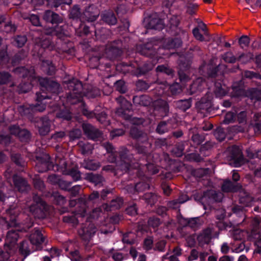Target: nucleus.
<instances>
[{
    "label": "nucleus",
    "instance_id": "1",
    "mask_svg": "<svg viewBox=\"0 0 261 261\" xmlns=\"http://www.w3.org/2000/svg\"><path fill=\"white\" fill-rule=\"evenodd\" d=\"M68 87H71L72 91L68 94V102L74 105L82 101L84 96L89 98L95 97L100 94L99 90L95 88H90L86 83H66Z\"/></svg>",
    "mask_w": 261,
    "mask_h": 261
},
{
    "label": "nucleus",
    "instance_id": "2",
    "mask_svg": "<svg viewBox=\"0 0 261 261\" xmlns=\"http://www.w3.org/2000/svg\"><path fill=\"white\" fill-rule=\"evenodd\" d=\"M39 87L42 93L36 92V101L37 103L33 106V109L35 112H43L46 108L45 104L40 102L42 100L49 98L47 93L58 94L60 90V86L59 83H40Z\"/></svg>",
    "mask_w": 261,
    "mask_h": 261
},
{
    "label": "nucleus",
    "instance_id": "3",
    "mask_svg": "<svg viewBox=\"0 0 261 261\" xmlns=\"http://www.w3.org/2000/svg\"><path fill=\"white\" fill-rule=\"evenodd\" d=\"M76 205H77V210L75 212V215L71 216H64L63 218L64 222L77 224L79 222V218L82 219L87 215V201L85 197L79 198L77 201L74 200L69 201L70 206L73 207Z\"/></svg>",
    "mask_w": 261,
    "mask_h": 261
},
{
    "label": "nucleus",
    "instance_id": "4",
    "mask_svg": "<svg viewBox=\"0 0 261 261\" xmlns=\"http://www.w3.org/2000/svg\"><path fill=\"white\" fill-rule=\"evenodd\" d=\"M193 56L190 51L179 57L177 66V74L180 82L191 80L190 69L191 68Z\"/></svg>",
    "mask_w": 261,
    "mask_h": 261
},
{
    "label": "nucleus",
    "instance_id": "5",
    "mask_svg": "<svg viewBox=\"0 0 261 261\" xmlns=\"http://www.w3.org/2000/svg\"><path fill=\"white\" fill-rule=\"evenodd\" d=\"M13 72L23 79L28 77V80L31 81L41 82V80H43V82H55L48 78H43L37 75L33 67H31L30 69H28L23 66H20L14 69Z\"/></svg>",
    "mask_w": 261,
    "mask_h": 261
},
{
    "label": "nucleus",
    "instance_id": "6",
    "mask_svg": "<svg viewBox=\"0 0 261 261\" xmlns=\"http://www.w3.org/2000/svg\"><path fill=\"white\" fill-rule=\"evenodd\" d=\"M34 203L30 206V211L36 218L41 219L45 216L46 204L41 197L35 194L33 197Z\"/></svg>",
    "mask_w": 261,
    "mask_h": 261
},
{
    "label": "nucleus",
    "instance_id": "7",
    "mask_svg": "<svg viewBox=\"0 0 261 261\" xmlns=\"http://www.w3.org/2000/svg\"><path fill=\"white\" fill-rule=\"evenodd\" d=\"M123 42L121 40H115L111 42L106 49L107 57L110 60H114L120 57L123 52Z\"/></svg>",
    "mask_w": 261,
    "mask_h": 261
},
{
    "label": "nucleus",
    "instance_id": "8",
    "mask_svg": "<svg viewBox=\"0 0 261 261\" xmlns=\"http://www.w3.org/2000/svg\"><path fill=\"white\" fill-rule=\"evenodd\" d=\"M119 154L120 160V169L123 171L126 172L130 167L131 163L133 162V155L130 153L128 150L124 147H121L117 151V155Z\"/></svg>",
    "mask_w": 261,
    "mask_h": 261
},
{
    "label": "nucleus",
    "instance_id": "9",
    "mask_svg": "<svg viewBox=\"0 0 261 261\" xmlns=\"http://www.w3.org/2000/svg\"><path fill=\"white\" fill-rule=\"evenodd\" d=\"M35 168L39 172H44L49 170L55 171L54 165L50 162L49 156L46 154L36 158Z\"/></svg>",
    "mask_w": 261,
    "mask_h": 261
},
{
    "label": "nucleus",
    "instance_id": "10",
    "mask_svg": "<svg viewBox=\"0 0 261 261\" xmlns=\"http://www.w3.org/2000/svg\"><path fill=\"white\" fill-rule=\"evenodd\" d=\"M30 241L34 249L32 250H38L42 249L41 244L45 241V237L43 236L40 229L35 228L31 232L29 237Z\"/></svg>",
    "mask_w": 261,
    "mask_h": 261
},
{
    "label": "nucleus",
    "instance_id": "11",
    "mask_svg": "<svg viewBox=\"0 0 261 261\" xmlns=\"http://www.w3.org/2000/svg\"><path fill=\"white\" fill-rule=\"evenodd\" d=\"M227 68V65H219L215 67L210 69L207 71V77L214 79L216 81H223L224 80L225 69Z\"/></svg>",
    "mask_w": 261,
    "mask_h": 261
},
{
    "label": "nucleus",
    "instance_id": "12",
    "mask_svg": "<svg viewBox=\"0 0 261 261\" xmlns=\"http://www.w3.org/2000/svg\"><path fill=\"white\" fill-rule=\"evenodd\" d=\"M83 19L89 22L96 20L100 14V11L97 7L93 4L86 7L82 12Z\"/></svg>",
    "mask_w": 261,
    "mask_h": 261
},
{
    "label": "nucleus",
    "instance_id": "13",
    "mask_svg": "<svg viewBox=\"0 0 261 261\" xmlns=\"http://www.w3.org/2000/svg\"><path fill=\"white\" fill-rule=\"evenodd\" d=\"M96 231V228L94 225L89 221H87L79 230V234L83 240L89 241L95 234Z\"/></svg>",
    "mask_w": 261,
    "mask_h": 261
},
{
    "label": "nucleus",
    "instance_id": "14",
    "mask_svg": "<svg viewBox=\"0 0 261 261\" xmlns=\"http://www.w3.org/2000/svg\"><path fill=\"white\" fill-rule=\"evenodd\" d=\"M222 198L223 194L221 192L211 190L203 193L201 200L208 204H211L215 202H220Z\"/></svg>",
    "mask_w": 261,
    "mask_h": 261
},
{
    "label": "nucleus",
    "instance_id": "15",
    "mask_svg": "<svg viewBox=\"0 0 261 261\" xmlns=\"http://www.w3.org/2000/svg\"><path fill=\"white\" fill-rule=\"evenodd\" d=\"M165 27L163 19L156 13L151 14L148 18L147 28L156 30H162Z\"/></svg>",
    "mask_w": 261,
    "mask_h": 261
},
{
    "label": "nucleus",
    "instance_id": "16",
    "mask_svg": "<svg viewBox=\"0 0 261 261\" xmlns=\"http://www.w3.org/2000/svg\"><path fill=\"white\" fill-rule=\"evenodd\" d=\"M132 110V105L127 100L123 99L121 101L120 107L116 110V114L125 120H129L130 115L129 113Z\"/></svg>",
    "mask_w": 261,
    "mask_h": 261
},
{
    "label": "nucleus",
    "instance_id": "17",
    "mask_svg": "<svg viewBox=\"0 0 261 261\" xmlns=\"http://www.w3.org/2000/svg\"><path fill=\"white\" fill-rule=\"evenodd\" d=\"M230 158L234 166H240L243 161V156L241 149L237 146L233 145L230 148Z\"/></svg>",
    "mask_w": 261,
    "mask_h": 261
},
{
    "label": "nucleus",
    "instance_id": "18",
    "mask_svg": "<svg viewBox=\"0 0 261 261\" xmlns=\"http://www.w3.org/2000/svg\"><path fill=\"white\" fill-rule=\"evenodd\" d=\"M43 19L46 22L52 24H59L63 21V17L51 10H46L42 16Z\"/></svg>",
    "mask_w": 261,
    "mask_h": 261
},
{
    "label": "nucleus",
    "instance_id": "19",
    "mask_svg": "<svg viewBox=\"0 0 261 261\" xmlns=\"http://www.w3.org/2000/svg\"><path fill=\"white\" fill-rule=\"evenodd\" d=\"M82 128L85 135L92 140H96L101 136V133L90 124L83 123Z\"/></svg>",
    "mask_w": 261,
    "mask_h": 261
},
{
    "label": "nucleus",
    "instance_id": "20",
    "mask_svg": "<svg viewBox=\"0 0 261 261\" xmlns=\"http://www.w3.org/2000/svg\"><path fill=\"white\" fill-rule=\"evenodd\" d=\"M214 229L207 227L203 229L197 237V240L201 245L208 244L214 236Z\"/></svg>",
    "mask_w": 261,
    "mask_h": 261
},
{
    "label": "nucleus",
    "instance_id": "21",
    "mask_svg": "<svg viewBox=\"0 0 261 261\" xmlns=\"http://www.w3.org/2000/svg\"><path fill=\"white\" fill-rule=\"evenodd\" d=\"M12 177L15 188L18 191L23 192L30 189V186L24 178L16 174L13 175Z\"/></svg>",
    "mask_w": 261,
    "mask_h": 261
},
{
    "label": "nucleus",
    "instance_id": "22",
    "mask_svg": "<svg viewBox=\"0 0 261 261\" xmlns=\"http://www.w3.org/2000/svg\"><path fill=\"white\" fill-rule=\"evenodd\" d=\"M137 49L141 55L150 58L154 57L156 53L152 42L141 45Z\"/></svg>",
    "mask_w": 261,
    "mask_h": 261
},
{
    "label": "nucleus",
    "instance_id": "23",
    "mask_svg": "<svg viewBox=\"0 0 261 261\" xmlns=\"http://www.w3.org/2000/svg\"><path fill=\"white\" fill-rule=\"evenodd\" d=\"M34 43L44 49L52 50L55 48L54 44L49 38L37 37L35 39Z\"/></svg>",
    "mask_w": 261,
    "mask_h": 261
},
{
    "label": "nucleus",
    "instance_id": "24",
    "mask_svg": "<svg viewBox=\"0 0 261 261\" xmlns=\"http://www.w3.org/2000/svg\"><path fill=\"white\" fill-rule=\"evenodd\" d=\"M38 130L41 136L46 135L50 130V121L47 117H43L38 124Z\"/></svg>",
    "mask_w": 261,
    "mask_h": 261
},
{
    "label": "nucleus",
    "instance_id": "25",
    "mask_svg": "<svg viewBox=\"0 0 261 261\" xmlns=\"http://www.w3.org/2000/svg\"><path fill=\"white\" fill-rule=\"evenodd\" d=\"M123 203V200L121 197H117L111 200L110 204H103L102 205L103 210L106 211H111L120 208Z\"/></svg>",
    "mask_w": 261,
    "mask_h": 261
},
{
    "label": "nucleus",
    "instance_id": "26",
    "mask_svg": "<svg viewBox=\"0 0 261 261\" xmlns=\"http://www.w3.org/2000/svg\"><path fill=\"white\" fill-rule=\"evenodd\" d=\"M68 19L72 20H77L81 17L83 18V14L80 6L74 5L68 11Z\"/></svg>",
    "mask_w": 261,
    "mask_h": 261
},
{
    "label": "nucleus",
    "instance_id": "27",
    "mask_svg": "<svg viewBox=\"0 0 261 261\" xmlns=\"http://www.w3.org/2000/svg\"><path fill=\"white\" fill-rule=\"evenodd\" d=\"M241 188V185L236 182H233L229 180L224 181L222 185V190L224 192H235Z\"/></svg>",
    "mask_w": 261,
    "mask_h": 261
},
{
    "label": "nucleus",
    "instance_id": "28",
    "mask_svg": "<svg viewBox=\"0 0 261 261\" xmlns=\"http://www.w3.org/2000/svg\"><path fill=\"white\" fill-rule=\"evenodd\" d=\"M254 198L250 195L249 193L242 190L239 194V202L245 206H249L253 201Z\"/></svg>",
    "mask_w": 261,
    "mask_h": 261
},
{
    "label": "nucleus",
    "instance_id": "29",
    "mask_svg": "<svg viewBox=\"0 0 261 261\" xmlns=\"http://www.w3.org/2000/svg\"><path fill=\"white\" fill-rule=\"evenodd\" d=\"M81 165L84 168L89 170H96L100 167L99 162L90 159L84 160Z\"/></svg>",
    "mask_w": 261,
    "mask_h": 261
},
{
    "label": "nucleus",
    "instance_id": "30",
    "mask_svg": "<svg viewBox=\"0 0 261 261\" xmlns=\"http://www.w3.org/2000/svg\"><path fill=\"white\" fill-rule=\"evenodd\" d=\"M154 67V65L151 62H147L142 66L138 67L134 72L136 76L146 75L151 71Z\"/></svg>",
    "mask_w": 261,
    "mask_h": 261
},
{
    "label": "nucleus",
    "instance_id": "31",
    "mask_svg": "<svg viewBox=\"0 0 261 261\" xmlns=\"http://www.w3.org/2000/svg\"><path fill=\"white\" fill-rule=\"evenodd\" d=\"M130 135L133 138L142 142L146 141L148 139L147 134L139 130L136 127H133L131 128L130 130Z\"/></svg>",
    "mask_w": 261,
    "mask_h": 261
},
{
    "label": "nucleus",
    "instance_id": "32",
    "mask_svg": "<svg viewBox=\"0 0 261 261\" xmlns=\"http://www.w3.org/2000/svg\"><path fill=\"white\" fill-rule=\"evenodd\" d=\"M101 20L110 25H115L117 22V19L112 11L106 12L101 14Z\"/></svg>",
    "mask_w": 261,
    "mask_h": 261
},
{
    "label": "nucleus",
    "instance_id": "33",
    "mask_svg": "<svg viewBox=\"0 0 261 261\" xmlns=\"http://www.w3.org/2000/svg\"><path fill=\"white\" fill-rule=\"evenodd\" d=\"M214 92L217 96H223L227 94L230 88L224 83H214Z\"/></svg>",
    "mask_w": 261,
    "mask_h": 261
},
{
    "label": "nucleus",
    "instance_id": "34",
    "mask_svg": "<svg viewBox=\"0 0 261 261\" xmlns=\"http://www.w3.org/2000/svg\"><path fill=\"white\" fill-rule=\"evenodd\" d=\"M27 56L28 52L23 49H21L12 58L11 64L13 66L19 65Z\"/></svg>",
    "mask_w": 261,
    "mask_h": 261
},
{
    "label": "nucleus",
    "instance_id": "35",
    "mask_svg": "<svg viewBox=\"0 0 261 261\" xmlns=\"http://www.w3.org/2000/svg\"><path fill=\"white\" fill-rule=\"evenodd\" d=\"M182 42L180 38H169L164 45V47L168 49L180 47Z\"/></svg>",
    "mask_w": 261,
    "mask_h": 261
},
{
    "label": "nucleus",
    "instance_id": "36",
    "mask_svg": "<svg viewBox=\"0 0 261 261\" xmlns=\"http://www.w3.org/2000/svg\"><path fill=\"white\" fill-rule=\"evenodd\" d=\"M56 165H54V169L62 172L64 174L68 169V166L67 161L64 158L57 157L56 160Z\"/></svg>",
    "mask_w": 261,
    "mask_h": 261
},
{
    "label": "nucleus",
    "instance_id": "37",
    "mask_svg": "<svg viewBox=\"0 0 261 261\" xmlns=\"http://www.w3.org/2000/svg\"><path fill=\"white\" fill-rule=\"evenodd\" d=\"M102 146L108 152L111 153L108 158V161L111 163L115 162L117 160V151L114 150L112 145L109 142H105L102 144Z\"/></svg>",
    "mask_w": 261,
    "mask_h": 261
},
{
    "label": "nucleus",
    "instance_id": "38",
    "mask_svg": "<svg viewBox=\"0 0 261 261\" xmlns=\"http://www.w3.org/2000/svg\"><path fill=\"white\" fill-rule=\"evenodd\" d=\"M156 72L159 73H165L167 75L173 77L174 75V70L168 64L158 65L155 69Z\"/></svg>",
    "mask_w": 261,
    "mask_h": 261
},
{
    "label": "nucleus",
    "instance_id": "39",
    "mask_svg": "<svg viewBox=\"0 0 261 261\" xmlns=\"http://www.w3.org/2000/svg\"><path fill=\"white\" fill-rule=\"evenodd\" d=\"M196 132L197 129L196 128H191L189 130V134H192L191 140L193 142L194 144L198 145L204 141L205 138L203 136L196 133Z\"/></svg>",
    "mask_w": 261,
    "mask_h": 261
},
{
    "label": "nucleus",
    "instance_id": "40",
    "mask_svg": "<svg viewBox=\"0 0 261 261\" xmlns=\"http://www.w3.org/2000/svg\"><path fill=\"white\" fill-rule=\"evenodd\" d=\"M85 179L94 183L95 185L102 183L104 180L103 177L101 175L93 173H87Z\"/></svg>",
    "mask_w": 261,
    "mask_h": 261
},
{
    "label": "nucleus",
    "instance_id": "41",
    "mask_svg": "<svg viewBox=\"0 0 261 261\" xmlns=\"http://www.w3.org/2000/svg\"><path fill=\"white\" fill-rule=\"evenodd\" d=\"M46 6L50 8H57L63 4L70 5L72 0H46Z\"/></svg>",
    "mask_w": 261,
    "mask_h": 261
},
{
    "label": "nucleus",
    "instance_id": "42",
    "mask_svg": "<svg viewBox=\"0 0 261 261\" xmlns=\"http://www.w3.org/2000/svg\"><path fill=\"white\" fill-rule=\"evenodd\" d=\"M116 70L121 73L126 74L130 71H133V67L130 63L124 62L120 63L115 66Z\"/></svg>",
    "mask_w": 261,
    "mask_h": 261
},
{
    "label": "nucleus",
    "instance_id": "43",
    "mask_svg": "<svg viewBox=\"0 0 261 261\" xmlns=\"http://www.w3.org/2000/svg\"><path fill=\"white\" fill-rule=\"evenodd\" d=\"M133 101L134 103L137 106H147L150 103L149 98L144 95L135 96L133 97Z\"/></svg>",
    "mask_w": 261,
    "mask_h": 261
},
{
    "label": "nucleus",
    "instance_id": "44",
    "mask_svg": "<svg viewBox=\"0 0 261 261\" xmlns=\"http://www.w3.org/2000/svg\"><path fill=\"white\" fill-rule=\"evenodd\" d=\"M203 221L200 217L189 218L188 226L196 230L203 224Z\"/></svg>",
    "mask_w": 261,
    "mask_h": 261
},
{
    "label": "nucleus",
    "instance_id": "45",
    "mask_svg": "<svg viewBox=\"0 0 261 261\" xmlns=\"http://www.w3.org/2000/svg\"><path fill=\"white\" fill-rule=\"evenodd\" d=\"M64 174L70 175L75 181L79 180L81 178V172L77 167H73L67 169Z\"/></svg>",
    "mask_w": 261,
    "mask_h": 261
},
{
    "label": "nucleus",
    "instance_id": "46",
    "mask_svg": "<svg viewBox=\"0 0 261 261\" xmlns=\"http://www.w3.org/2000/svg\"><path fill=\"white\" fill-rule=\"evenodd\" d=\"M10 58L7 52V46L3 47L0 49V65H6L9 61Z\"/></svg>",
    "mask_w": 261,
    "mask_h": 261
},
{
    "label": "nucleus",
    "instance_id": "47",
    "mask_svg": "<svg viewBox=\"0 0 261 261\" xmlns=\"http://www.w3.org/2000/svg\"><path fill=\"white\" fill-rule=\"evenodd\" d=\"M18 238V231L16 229H12L7 232L6 240L9 243H15L17 241Z\"/></svg>",
    "mask_w": 261,
    "mask_h": 261
},
{
    "label": "nucleus",
    "instance_id": "48",
    "mask_svg": "<svg viewBox=\"0 0 261 261\" xmlns=\"http://www.w3.org/2000/svg\"><path fill=\"white\" fill-rule=\"evenodd\" d=\"M33 105L19 106L18 111L22 115H31L35 112L34 109H33Z\"/></svg>",
    "mask_w": 261,
    "mask_h": 261
},
{
    "label": "nucleus",
    "instance_id": "49",
    "mask_svg": "<svg viewBox=\"0 0 261 261\" xmlns=\"http://www.w3.org/2000/svg\"><path fill=\"white\" fill-rule=\"evenodd\" d=\"M176 106L178 109L185 111L191 107V100L190 99L178 100L176 102Z\"/></svg>",
    "mask_w": 261,
    "mask_h": 261
},
{
    "label": "nucleus",
    "instance_id": "50",
    "mask_svg": "<svg viewBox=\"0 0 261 261\" xmlns=\"http://www.w3.org/2000/svg\"><path fill=\"white\" fill-rule=\"evenodd\" d=\"M54 36L60 39H64L67 36V31L64 29L63 26L57 25L55 28Z\"/></svg>",
    "mask_w": 261,
    "mask_h": 261
},
{
    "label": "nucleus",
    "instance_id": "51",
    "mask_svg": "<svg viewBox=\"0 0 261 261\" xmlns=\"http://www.w3.org/2000/svg\"><path fill=\"white\" fill-rule=\"evenodd\" d=\"M184 144L182 142L176 144L172 149V153L177 157H180L184 154Z\"/></svg>",
    "mask_w": 261,
    "mask_h": 261
},
{
    "label": "nucleus",
    "instance_id": "52",
    "mask_svg": "<svg viewBox=\"0 0 261 261\" xmlns=\"http://www.w3.org/2000/svg\"><path fill=\"white\" fill-rule=\"evenodd\" d=\"M19 251L21 253L25 256H28L32 251L29 247L28 242L27 241H22L19 246Z\"/></svg>",
    "mask_w": 261,
    "mask_h": 261
},
{
    "label": "nucleus",
    "instance_id": "53",
    "mask_svg": "<svg viewBox=\"0 0 261 261\" xmlns=\"http://www.w3.org/2000/svg\"><path fill=\"white\" fill-rule=\"evenodd\" d=\"M214 135L219 141H222L226 137V134L224 129L222 127H218L214 131Z\"/></svg>",
    "mask_w": 261,
    "mask_h": 261
},
{
    "label": "nucleus",
    "instance_id": "54",
    "mask_svg": "<svg viewBox=\"0 0 261 261\" xmlns=\"http://www.w3.org/2000/svg\"><path fill=\"white\" fill-rule=\"evenodd\" d=\"M203 88L202 83H192L189 87L190 93L193 94L200 92Z\"/></svg>",
    "mask_w": 261,
    "mask_h": 261
},
{
    "label": "nucleus",
    "instance_id": "55",
    "mask_svg": "<svg viewBox=\"0 0 261 261\" xmlns=\"http://www.w3.org/2000/svg\"><path fill=\"white\" fill-rule=\"evenodd\" d=\"M236 113L237 112L234 113L233 112H227L225 115L223 123L225 124H228L234 122Z\"/></svg>",
    "mask_w": 261,
    "mask_h": 261
},
{
    "label": "nucleus",
    "instance_id": "56",
    "mask_svg": "<svg viewBox=\"0 0 261 261\" xmlns=\"http://www.w3.org/2000/svg\"><path fill=\"white\" fill-rule=\"evenodd\" d=\"M144 199L147 203L150 205L153 204L158 200L157 196L152 193H147L144 194Z\"/></svg>",
    "mask_w": 261,
    "mask_h": 261
},
{
    "label": "nucleus",
    "instance_id": "57",
    "mask_svg": "<svg viewBox=\"0 0 261 261\" xmlns=\"http://www.w3.org/2000/svg\"><path fill=\"white\" fill-rule=\"evenodd\" d=\"M244 76L249 80L255 79L261 80V73L246 70L244 73Z\"/></svg>",
    "mask_w": 261,
    "mask_h": 261
},
{
    "label": "nucleus",
    "instance_id": "58",
    "mask_svg": "<svg viewBox=\"0 0 261 261\" xmlns=\"http://www.w3.org/2000/svg\"><path fill=\"white\" fill-rule=\"evenodd\" d=\"M27 41V38L25 35H18L14 39L15 45L18 47H22Z\"/></svg>",
    "mask_w": 261,
    "mask_h": 261
},
{
    "label": "nucleus",
    "instance_id": "59",
    "mask_svg": "<svg viewBox=\"0 0 261 261\" xmlns=\"http://www.w3.org/2000/svg\"><path fill=\"white\" fill-rule=\"evenodd\" d=\"M79 145L82 149V154L90 153L93 149V146L88 143L80 142Z\"/></svg>",
    "mask_w": 261,
    "mask_h": 261
},
{
    "label": "nucleus",
    "instance_id": "60",
    "mask_svg": "<svg viewBox=\"0 0 261 261\" xmlns=\"http://www.w3.org/2000/svg\"><path fill=\"white\" fill-rule=\"evenodd\" d=\"M210 172L208 168H200L195 170L194 174L197 177L202 178L208 175Z\"/></svg>",
    "mask_w": 261,
    "mask_h": 261
},
{
    "label": "nucleus",
    "instance_id": "61",
    "mask_svg": "<svg viewBox=\"0 0 261 261\" xmlns=\"http://www.w3.org/2000/svg\"><path fill=\"white\" fill-rule=\"evenodd\" d=\"M12 161L18 166L24 167L25 166V162L22 160L21 155L18 153H13L11 155Z\"/></svg>",
    "mask_w": 261,
    "mask_h": 261
},
{
    "label": "nucleus",
    "instance_id": "62",
    "mask_svg": "<svg viewBox=\"0 0 261 261\" xmlns=\"http://www.w3.org/2000/svg\"><path fill=\"white\" fill-rule=\"evenodd\" d=\"M32 87L31 83H20L18 86L19 93L28 92Z\"/></svg>",
    "mask_w": 261,
    "mask_h": 261
},
{
    "label": "nucleus",
    "instance_id": "63",
    "mask_svg": "<svg viewBox=\"0 0 261 261\" xmlns=\"http://www.w3.org/2000/svg\"><path fill=\"white\" fill-rule=\"evenodd\" d=\"M47 65L44 66V71L49 75H53L56 71L55 66L49 61H46Z\"/></svg>",
    "mask_w": 261,
    "mask_h": 261
},
{
    "label": "nucleus",
    "instance_id": "64",
    "mask_svg": "<svg viewBox=\"0 0 261 261\" xmlns=\"http://www.w3.org/2000/svg\"><path fill=\"white\" fill-rule=\"evenodd\" d=\"M254 244L255 247L254 253L259 254L261 255V234L256 238Z\"/></svg>",
    "mask_w": 261,
    "mask_h": 261
}]
</instances>
